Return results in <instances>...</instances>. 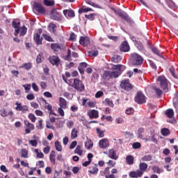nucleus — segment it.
I'll list each match as a JSON object with an SVG mask.
<instances>
[{"mask_svg": "<svg viewBox=\"0 0 178 178\" xmlns=\"http://www.w3.org/2000/svg\"><path fill=\"white\" fill-rule=\"evenodd\" d=\"M33 8L38 13H45V9H44V7L42 6L41 4L38 3H33Z\"/></svg>", "mask_w": 178, "mask_h": 178, "instance_id": "11", "label": "nucleus"}, {"mask_svg": "<svg viewBox=\"0 0 178 178\" xmlns=\"http://www.w3.org/2000/svg\"><path fill=\"white\" fill-rule=\"evenodd\" d=\"M120 60V56L115 55L113 58H111V61H113L114 63H119V61Z\"/></svg>", "mask_w": 178, "mask_h": 178, "instance_id": "40", "label": "nucleus"}, {"mask_svg": "<svg viewBox=\"0 0 178 178\" xmlns=\"http://www.w3.org/2000/svg\"><path fill=\"white\" fill-rule=\"evenodd\" d=\"M20 67H23L26 70H30L31 69V63H24Z\"/></svg>", "mask_w": 178, "mask_h": 178, "instance_id": "42", "label": "nucleus"}, {"mask_svg": "<svg viewBox=\"0 0 178 178\" xmlns=\"http://www.w3.org/2000/svg\"><path fill=\"white\" fill-rule=\"evenodd\" d=\"M43 38H44V40H46V41H49V42H53L54 40L52 39V38H51V36L47 35V34H43Z\"/></svg>", "mask_w": 178, "mask_h": 178, "instance_id": "48", "label": "nucleus"}, {"mask_svg": "<svg viewBox=\"0 0 178 178\" xmlns=\"http://www.w3.org/2000/svg\"><path fill=\"white\" fill-rule=\"evenodd\" d=\"M77 134H79V130L77 129L74 128L71 131V138L72 140H74V138H77Z\"/></svg>", "mask_w": 178, "mask_h": 178, "instance_id": "24", "label": "nucleus"}, {"mask_svg": "<svg viewBox=\"0 0 178 178\" xmlns=\"http://www.w3.org/2000/svg\"><path fill=\"white\" fill-rule=\"evenodd\" d=\"M35 97L34 96V94L31 93L26 96V99H29V101H33Z\"/></svg>", "mask_w": 178, "mask_h": 178, "instance_id": "60", "label": "nucleus"}, {"mask_svg": "<svg viewBox=\"0 0 178 178\" xmlns=\"http://www.w3.org/2000/svg\"><path fill=\"white\" fill-rule=\"evenodd\" d=\"M72 58V50L67 49V55L65 57V60H70Z\"/></svg>", "mask_w": 178, "mask_h": 178, "instance_id": "44", "label": "nucleus"}, {"mask_svg": "<svg viewBox=\"0 0 178 178\" xmlns=\"http://www.w3.org/2000/svg\"><path fill=\"white\" fill-rule=\"evenodd\" d=\"M21 156L22 158H25V159L29 158V152L25 149H21Z\"/></svg>", "mask_w": 178, "mask_h": 178, "instance_id": "34", "label": "nucleus"}, {"mask_svg": "<svg viewBox=\"0 0 178 178\" xmlns=\"http://www.w3.org/2000/svg\"><path fill=\"white\" fill-rule=\"evenodd\" d=\"M66 126L68 129H72L74 126V122L72 120H67L66 122Z\"/></svg>", "mask_w": 178, "mask_h": 178, "instance_id": "45", "label": "nucleus"}, {"mask_svg": "<svg viewBox=\"0 0 178 178\" xmlns=\"http://www.w3.org/2000/svg\"><path fill=\"white\" fill-rule=\"evenodd\" d=\"M15 105L17 106L15 108L16 111H18L19 112L22 111V109L23 108V106H22V103L16 102Z\"/></svg>", "mask_w": 178, "mask_h": 178, "instance_id": "52", "label": "nucleus"}, {"mask_svg": "<svg viewBox=\"0 0 178 178\" xmlns=\"http://www.w3.org/2000/svg\"><path fill=\"white\" fill-rule=\"evenodd\" d=\"M123 122H124V119L122 117H118L115 118V123H117V124H122Z\"/></svg>", "mask_w": 178, "mask_h": 178, "instance_id": "46", "label": "nucleus"}, {"mask_svg": "<svg viewBox=\"0 0 178 178\" xmlns=\"http://www.w3.org/2000/svg\"><path fill=\"white\" fill-rule=\"evenodd\" d=\"M103 104L104 105H107L108 106H111V108H113L115 105L113 104V102L111 100V99H106L104 102Z\"/></svg>", "mask_w": 178, "mask_h": 178, "instance_id": "27", "label": "nucleus"}, {"mask_svg": "<svg viewBox=\"0 0 178 178\" xmlns=\"http://www.w3.org/2000/svg\"><path fill=\"white\" fill-rule=\"evenodd\" d=\"M29 118L33 123H35V120H37V118H35V115L33 113H29Z\"/></svg>", "mask_w": 178, "mask_h": 178, "instance_id": "47", "label": "nucleus"}, {"mask_svg": "<svg viewBox=\"0 0 178 178\" xmlns=\"http://www.w3.org/2000/svg\"><path fill=\"white\" fill-rule=\"evenodd\" d=\"M102 95H104V92L99 90V91L97 92V93L95 94V97L96 98H101V97H102Z\"/></svg>", "mask_w": 178, "mask_h": 178, "instance_id": "62", "label": "nucleus"}, {"mask_svg": "<svg viewBox=\"0 0 178 178\" xmlns=\"http://www.w3.org/2000/svg\"><path fill=\"white\" fill-rule=\"evenodd\" d=\"M143 175H144V172H143V171L139 170H138L136 171H131L129 174V177H132V178L141 177V176H143Z\"/></svg>", "mask_w": 178, "mask_h": 178, "instance_id": "10", "label": "nucleus"}, {"mask_svg": "<svg viewBox=\"0 0 178 178\" xmlns=\"http://www.w3.org/2000/svg\"><path fill=\"white\" fill-rule=\"evenodd\" d=\"M96 131L98 134V136L100 138H102V137H104V131H101V129L99 128H97L96 129Z\"/></svg>", "mask_w": 178, "mask_h": 178, "instance_id": "51", "label": "nucleus"}, {"mask_svg": "<svg viewBox=\"0 0 178 178\" xmlns=\"http://www.w3.org/2000/svg\"><path fill=\"white\" fill-rule=\"evenodd\" d=\"M157 83L163 92H169L170 91V82L165 76H159Z\"/></svg>", "mask_w": 178, "mask_h": 178, "instance_id": "2", "label": "nucleus"}, {"mask_svg": "<svg viewBox=\"0 0 178 178\" xmlns=\"http://www.w3.org/2000/svg\"><path fill=\"white\" fill-rule=\"evenodd\" d=\"M85 17H86V19H89V20H94L95 18V14L86 15Z\"/></svg>", "mask_w": 178, "mask_h": 178, "instance_id": "57", "label": "nucleus"}, {"mask_svg": "<svg viewBox=\"0 0 178 178\" xmlns=\"http://www.w3.org/2000/svg\"><path fill=\"white\" fill-rule=\"evenodd\" d=\"M29 144H31L32 147H37V145H38V143H37V140H29Z\"/></svg>", "mask_w": 178, "mask_h": 178, "instance_id": "59", "label": "nucleus"}, {"mask_svg": "<svg viewBox=\"0 0 178 178\" xmlns=\"http://www.w3.org/2000/svg\"><path fill=\"white\" fill-rule=\"evenodd\" d=\"M92 9L86 7V6H83L81 9L79 10V13H86V12H91Z\"/></svg>", "mask_w": 178, "mask_h": 178, "instance_id": "23", "label": "nucleus"}, {"mask_svg": "<svg viewBox=\"0 0 178 178\" xmlns=\"http://www.w3.org/2000/svg\"><path fill=\"white\" fill-rule=\"evenodd\" d=\"M43 3L46 6H54L55 5L54 0H43Z\"/></svg>", "mask_w": 178, "mask_h": 178, "instance_id": "28", "label": "nucleus"}, {"mask_svg": "<svg viewBox=\"0 0 178 178\" xmlns=\"http://www.w3.org/2000/svg\"><path fill=\"white\" fill-rule=\"evenodd\" d=\"M90 170H89V173H92L95 175V173H98V168L96 165L90 167Z\"/></svg>", "mask_w": 178, "mask_h": 178, "instance_id": "32", "label": "nucleus"}, {"mask_svg": "<svg viewBox=\"0 0 178 178\" xmlns=\"http://www.w3.org/2000/svg\"><path fill=\"white\" fill-rule=\"evenodd\" d=\"M140 147H141V143L138 142H136L132 145V147L134 148V149H138V148H140Z\"/></svg>", "mask_w": 178, "mask_h": 178, "instance_id": "53", "label": "nucleus"}, {"mask_svg": "<svg viewBox=\"0 0 178 178\" xmlns=\"http://www.w3.org/2000/svg\"><path fill=\"white\" fill-rule=\"evenodd\" d=\"M51 48L53 49V51H54V52H58L59 49H60V47H59V44L56 43H52L51 44Z\"/></svg>", "mask_w": 178, "mask_h": 178, "instance_id": "30", "label": "nucleus"}, {"mask_svg": "<svg viewBox=\"0 0 178 178\" xmlns=\"http://www.w3.org/2000/svg\"><path fill=\"white\" fill-rule=\"evenodd\" d=\"M149 65L153 70H156V65L155 63H154V61L149 60Z\"/></svg>", "mask_w": 178, "mask_h": 178, "instance_id": "61", "label": "nucleus"}, {"mask_svg": "<svg viewBox=\"0 0 178 178\" xmlns=\"http://www.w3.org/2000/svg\"><path fill=\"white\" fill-rule=\"evenodd\" d=\"M120 49L122 52H129V51H130V46L127 42L124 41L120 45Z\"/></svg>", "mask_w": 178, "mask_h": 178, "instance_id": "12", "label": "nucleus"}, {"mask_svg": "<svg viewBox=\"0 0 178 178\" xmlns=\"http://www.w3.org/2000/svg\"><path fill=\"white\" fill-rule=\"evenodd\" d=\"M59 102L60 108H63V109H66L67 104L66 103V100L63 99V97H59Z\"/></svg>", "mask_w": 178, "mask_h": 178, "instance_id": "22", "label": "nucleus"}, {"mask_svg": "<svg viewBox=\"0 0 178 178\" xmlns=\"http://www.w3.org/2000/svg\"><path fill=\"white\" fill-rule=\"evenodd\" d=\"M26 33L27 28H26V26L24 25L22 27L15 29V35H17L18 34H19V35L23 36L26 35Z\"/></svg>", "mask_w": 178, "mask_h": 178, "instance_id": "9", "label": "nucleus"}, {"mask_svg": "<svg viewBox=\"0 0 178 178\" xmlns=\"http://www.w3.org/2000/svg\"><path fill=\"white\" fill-rule=\"evenodd\" d=\"M120 87L123 90H126V91H130L133 88V86H131V84H130V82H129V80H124L120 83Z\"/></svg>", "mask_w": 178, "mask_h": 178, "instance_id": "7", "label": "nucleus"}, {"mask_svg": "<svg viewBox=\"0 0 178 178\" xmlns=\"http://www.w3.org/2000/svg\"><path fill=\"white\" fill-rule=\"evenodd\" d=\"M142 161L148 162L149 161H152V156L149 154H146L142 158Z\"/></svg>", "mask_w": 178, "mask_h": 178, "instance_id": "38", "label": "nucleus"}, {"mask_svg": "<svg viewBox=\"0 0 178 178\" xmlns=\"http://www.w3.org/2000/svg\"><path fill=\"white\" fill-rule=\"evenodd\" d=\"M74 154H77V155L81 156L83 155V151L81 150V146L77 145L75 150Z\"/></svg>", "mask_w": 178, "mask_h": 178, "instance_id": "35", "label": "nucleus"}, {"mask_svg": "<svg viewBox=\"0 0 178 178\" xmlns=\"http://www.w3.org/2000/svg\"><path fill=\"white\" fill-rule=\"evenodd\" d=\"M119 15L121 16V17H123L126 22H131V18L127 15V14L124 12H121L119 13Z\"/></svg>", "mask_w": 178, "mask_h": 178, "instance_id": "25", "label": "nucleus"}, {"mask_svg": "<svg viewBox=\"0 0 178 178\" xmlns=\"http://www.w3.org/2000/svg\"><path fill=\"white\" fill-rule=\"evenodd\" d=\"M31 106L32 108H34V109H38L39 105L35 102H31Z\"/></svg>", "mask_w": 178, "mask_h": 178, "instance_id": "63", "label": "nucleus"}, {"mask_svg": "<svg viewBox=\"0 0 178 178\" xmlns=\"http://www.w3.org/2000/svg\"><path fill=\"white\" fill-rule=\"evenodd\" d=\"M94 144L92 143V141H91L90 139H88L87 142L85 143V147L87 148V149H90V148H92V146Z\"/></svg>", "mask_w": 178, "mask_h": 178, "instance_id": "33", "label": "nucleus"}, {"mask_svg": "<svg viewBox=\"0 0 178 178\" xmlns=\"http://www.w3.org/2000/svg\"><path fill=\"white\" fill-rule=\"evenodd\" d=\"M92 81H95V80H98L99 79V75L97 72H94L92 76Z\"/></svg>", "mask_w": 178, "mask_h": 178, "instance_id": "55", "label": "nucleus"}, {"mask_svg": "<svg viewBox=\"0 0 178 178\" xmlns=\"http://www.w3.org/2000/svg\"><path fill=\"white\" fill-rule=\"evenodd\" d=\"M79 44L83 47H87L90 44V38L88 37H81L79 40Z\"/></svg>", "mask_w": 178, "mask_h": 178, "instance_id": "15", "label": "nucleus"}, {"mask_svg": "<svg viewBox=\"0 0 178 178\" xmlns=\"http://www.w3.org/2000/svg\"><path fill=\"white\" fill-rule=\"evenodd\" d=\"M72 87L80 92H83L85 88L84 84H83V81L79 79V78H76L74 79V83L72 84Z\"/></svg>", "mask_w": 178, "mask_h": 178, "instance_id": "4", "label": "nucleus"}, {"mask_svg": "<svg viewBox=\"0 0 178 178\" xmlns=\"http://www.w3.org/2000/svg\"><path fill=\"white\" fill-rule=\"evenodd\" d=\"M0 115L2 118H6V116H8V111L5 109H1L0 110Z\"/></svg>", "mask_w": 178, "mask_h": 178, "instance_id": "54", "label": "nucleus"}, {"mask_svg": "<svg viewBox=\"0 0 178 178\" xmlns=\"http://www.w3.org/2000/svg\"><path fill=\"white\" fill-rule=\"evenodd\" d=\"M129 60L131 65H133L134 66H140V65H143L144 58L137 53H132L130 54Z\"/></svg>", "mask_w": 178, "mask_h": 178, "instance_id": "3", "label": "nucleus"}, {"mask_svg": "<svg viewBox=\"0 0 178 178\" xmlns=\"http://www.w3.org/2000/svg\"><path fill=\"white\" fill-rule=\"evenodd\" d=\"M153 90H154L155 94L157 95V97H162L163 95V90H161V88L154 86Z\"/></svg>", "mask_w": 178, "mask_h": 178, "instance_id": "21", "label": "nucleus"}, {"mask_svg": "<svg viewBox=\"0 0 178 178\" xmlns=\"http://www.w3.org/2000/svg\"><path fill=\"white\" fill-rule=\"evenodd\" d=\"M33 40L37 45H41V44H42V37H41V35L38 33H35L33 35Z\"/></svg>", "mask_w": 178, "mask_h": 178, "instance_id": "16", "label": "nucleus"}, {"mask_svg": "<svg viewBox=\"0 0 178 178\" xmlns=\"http://www.w3.org/2000/svg\"><path fill=\"white\" fill-rule=\"evenodd\" d=\"M49 60L51 65H56V66L59 65V57H58V56H53L49 57Z\"/></svg>", "mask_w": 178, "mask_h": 178, "instance_id": "14", "label": "nucleus"}, {"mask_svg": "<svg viewBox=\"0 0 178 178\" xmlns=\"http://www.w3.org/2000/svg\"><path fill=\"white\" fill-rule=\"evenodd\" d=\"M42 56L41 54H39L38 56H37V58H36V62L37 63H41V62L42 61Z\"/></svg>", "mask_w": 178, "mask_h": 178, "instance_id": "64", "label": "nucleus"}, {"mask_svg": "<svg viewBox=\"0 0 178 178\" xmlns=\"http://www.w3.org/2000/svg\"><path fill=\"white\" fill-rule=\"evenodd\" d=\"M89 56H98V51L97 50H92L88 51Z\"/></svg>", "mask_w": 178, "mask_h": 178, "instance_id": "49", "label": "nucleus"}, {"mask_svg": "<svg viewBox=\"0 0 178 178\" xmlns=\"http://www.w3.org/2000/svg\"><path fill=\"white\" fill-rule=\"evenodd\" d=\"M55 147L56 151H58L60 152L62 151V145H60V143H59V141L56 140L55 142Z\"/></svg>", "mask_w": 178, "mask_h": 178, "instance_id": "41", "label": "nucleus"}, {"mask_svg": "<svg viewBox=\"0 0 178 178\" xmlns=\"http://www.w3.org/2000/svg\"><path fill=\"white\" fill-rule=\"evenodd\" d=\"M49 30L51 33H55L56 31V25H55L54 24H49Z\"/></svg>", "mask_w": 178, "mask_h": 178, "instance_id": "36", "label": "nucleus"}, {"mask_svg": "<svg viewBox=\"0 0 178 178\" xmlns=\"http://www.w3.org/2000/svg\"><path fill=\"white\" fill-rule=\"evenodd\" d=\"M152 170H153L154 173H158V174L163 173V169L159 168V167H158L156 165L153 166Z\"/></svg>", "mask_w": 178, "mask_h": 178, "instance_id": "31", "label": "nucleus"}, {"mask_svg": "<svg viewBox=\"0 0 178 178\" xmlns=\"http://www.w3.org/2000/svg\"><path fill=\"white\" fill-rule=\"evenodd\" d=\"M165 113L167 118H168L169 119H173L175 116V112L173 111V109L171 108L167 109Z\"/></svg>", "mask_w": 178, "mask_h": 178, "instance_id": "19", "label": "nucleus"}, {"mask_svg": "<svg viewBox=\"0 0 178 178\" xmlns=\"http://www.w3.org/2000/svg\"><path fill=\"white\" fill-rule=\"evenodd\" d=\"M148 168V165L145 163H140L139 165V168L140 170H147Z\"/></svg>", "mask_w": 178, "mask_h": 178, "instance_id": "43", "label": "nucleus"}, {"mask_svg": "<svg viewBox=\"0 0 178 178\" xmlns=\"http://www.w3.org/2000/svg\"><path fill=\"white\" fill-rule=\"evenodd\" d=\"M111 69L113 70L116 71H108L105 70L103 74V78L105 79V80H110V79H117V77H119L120 76V69L122 67L121 65H111Z\"/></svg>", "mask_w": 178, "mask_h": 178, "instance_id": "1", "label": "nucleus"}, {"mask_svg": "<svg viewBox=\"0 0 178 178\" xmlns=\"http://www.w3.org/2000/svg\"><path fill=\"white\" fill-rule=\"evenodd\" d=\"M51 18L53 20L59 22V20H62V15H60V13H59L56 9L54 8L51 11Z\"/></svg>", "mask_w": 178, "mask_h": 178, "instance_id": "6", "label": "nucleus"}, {"mask_svg": "<svg viewBox=\"0 0 178 178\" xmlns=\"http://www.w3.org/2000/svg\"><path fill=\"white\" fill-rule=\"evenodd\" d=\"M24 123L26 127H27V129H29L30 130H34V124H33L32 123H30L29 120H25L24 121Z\"/></svg>", "mask_w": 178, "mask_h": 178, "instance_id": "26", "label": "nucleus"}, {"mask_svg": "<svg viewBox=\"0 0 178 178\" xmlns=\"http://www.w3.org/2000/svg\"><path fill=\"white\" fill-rule=\"evenodd\" d=\"M126 162L128 163V165H133L134 162V157L133 156H127L126 157Z\"/></svg>", "mask_w": 178, "mask_h": 178, "instance_id": "29", "label": "nucleus"}, {"mask_svg": "<svg viewBox=\"0 0 178 178\" xmlns=\"http://www.w3.org/2000/svg\"><path fill=\"white\" fill-rule=\"evenodd\" d=\"M63 15L65 17H74V11L73 10H64Z\"/></svg>", "mask_w": 178, "mask_h": 178, "instance_id": "17", "label": "nucleus"}, {"mask_svg": "<svg viewBox=\"0 0 178 178\" xmlns=\"http://www.w3.org/2000/svg\"><path fill=\"white\" fill-rule=\"evenodd\" d=\"M151 49L155 55H158V56H161V51L154 46L151 47Z\"/></svg>", "mask_w": 178, "mask_h": 178, "instance_id": "37", "label": "nucleus"}, {"mask_svg": "<svg viewBox=\"0 0 178 178\" xmlns=\"http://www.w3.org/2000/svg\"><path fill=\"white\" fill-rule=\"evenodd\" d=\"M161 133L162 136H169V134H170V131H169V129H168L166 128H163L161 129Z\"/></svg>", "mask_w": 178, "mask_h": 178, "instance_id": "39", "label": "nucleus"}, {"mask_svg": "<svg viewBox=\"0 0 178 178\" xmlns=\"http://www.w3.org/2000/svg\"><path fill=\"white\" fill-rule=\"evenodd\" d=\"M125 113L127 115H133V113H134V108H127L125 111Z\"/></svg>", "mask_w": 178, "mask_h": 178, "instance_id": "50", "label": "nucleus"}, {"mask_svg": "<svg viewBox=\"0 0 178 178\" xmlns=\"http://www.w3.org/2000/svg\"><path fill=\"white\" fill-rule=\"evenodd\" d=\"M21 111L22 113H27V112H29V106L26 105L22 106V108Z\"/></svg>", "mask_w": 178, "mask_h": 178, "instance_id": "58", "label": "nucleus"}, {"mask_svg": "<svg viewBox=\"0 0 178 178\" xmlns=\"http://www.w3.org/2000/svg\"><path fill=\"white\" fill-rule=\"evenodd\" d=\"M109 145V140H108L107 138H103L99 141V148H102V149H105L108 148Z\"/></svg>", "mask_w": 178, "mask_h": 178, "instance_id": "8", "label": "nucleus"}, {"mask_svg": "<svg viewBox=\"0 0 178 178\" xmlns=\"http://www.w3.org/2000/svg\"><path fill=\"white\" fill-rule=\"evenodd\" d=\"M136 137H137V138H140V140L144 139V129L143 128H139L138 129V132L136 133Z\"/></svg>", "mask_w": 178, "mask_h": 178, "instance_id": "20", "label": "nucleus"}, {"mask_svg": "<svg viewBox=\"0 0 178 178\" xmlns=\"http://www.w3.org/2000/svg\"><path fill=\"white\" fill-rule=\"evenodd\" d=\"M23 87L25 88L26 92H29L31 90V84H25L23 85Z\"/></svg>", "mask_w": 178, "mask_h": 178, "instance_id": "56", "label": "nucleus"}, {"mask_svg": "<svg viewBox=\"0 0 178 178\" xmlns=\"http://www.w3.org/2000/svg\"><path fill=\"white\" fill-rule=\"evenodd\" d=\"M135 102L139 104H145V102H147V97H145V95L139 91L135 97Z\"/></svg>", "mask_w": 178, "mask_h": 178, "instance_id": "5", "label": "nucleus"}, {"mask_svg": "<svg viewBox=\"0 0 178 178\" xmlns=\"http://www.w3.org/2000/svg\"><path fill=\"white\" fill-rule=\"evenodd\" d=\"M88 115L90 119H97L99 113L96 110H90L88 111Z\"/></svg>", "mask_w": 178, "mask_h": 178, "instance_id": "13", "label": "nucleus"}, {"mask_svg": "<svg viewBox=\"0 0 178 178\" xmlns=\"http://www.w3.org/2000/svg\"><path fill=\"white\" fill-rule=\"evenodd\" d=\"M108 156L115 161H116L118 158V154H116V151H114L113 149H110Z\"/></svg>", "mask_w": 178, "mask_h": 178, "instance_id": "18", "label": "nucleus"}]
</instances>
